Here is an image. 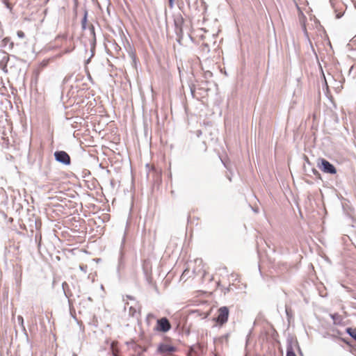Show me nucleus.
Returning <instances> with one entry per match:
<instances>
[{
  "label": "nucleus",
  "instance_id": "nucleus-1",
  "mask_svg": "<svg viewBox=\"0 0 356 356\" xmlns=\"http://www.w3.org/2000/svg\"><path fill=\"white\" fill-rule=\"evenodd\" d=\"M217 316L213 318V320L217 323L220 326L225 324L229 318V308L226 306H223L220 307L217 311Z\"/></svg>",
  "mask_w": 356,
  "mask_h": 356
},
{
  "label": "nucleus",
  "instance_id": "nucleus-2",
  "mask_svg": "<svg viewBox=\"0 0 356 356\" xmlns=\"http://www.w3.org/2000/svg\"><path fill=\"white\" fill-rule=\"evenodd\" d=\"M294 347L297 348V350L300 356H303L301 348L297 341H294L293 338L289 337L286 339V356H296L294 350Z\"/></svg>",
  "mask_w": 356,
  "mask_h": 356
},
{
  "label": "nucleus",
  "instance_id": "nucleus-3",
  "mask_svg": "<svg viewBox=\"0 0 356 356\" xmlns=\"http://www.w3.org/2000/svg\"><path fill=\"white\" fill-rule=\"evenodd\" d=\"M318 168L324 172L334 175L337 172L335 167L325 159H319Z\"/></svg>",
  "mask_w": 356,
  "mask_h": 356
},
{
  "label": "nucleus",
  "instance_id": "nucleus-4",
  "mask_svg": "<svg viewBox=\"0 0 356 356\" xmlns=\"http://www.w3.org/2000/svg\"><path fill=\"white\" fill-rule=\"evenodd\" d=\"M54 157L56 161L68 165L71 163L70 157L69 154L65 151H56L54 152Z\"/></svg>",
  "mask_w": 356,
  "mask_h": 356
},
{
  "label": "nucleus",
  "instance_id": "nucleus-5",
  "mask_svg": "<svg viewBox=\"0 0 356 356\" xmlns=\"http://www.w3.org/2000/svg\"><path fill=\"white\" fill-rule=\"evenodd\" d=\"M171 328V325L168 319L165 317L161 318L157 320L156 327L155 330L156 331L167 332Z\"/></svg>",
  "mask_w": 356,
  "mask_h": 356
},
{
  "label": "nucleus",
  "instance_id": "nucleus-6",
  "mask_svg": "<svg viewBox=\"0 0 356 356\" xmlns=\"http://www.w3.org/2000/svg\"><path fill=\"white\" fill-rule=\"evenodd\" d=\"M175 347L168 345V344H164V343L161 344L158 348L159 352L163 353H171V352L175 351Z\"/></svg>",
  "mask_w": 356,
  "mask_h": 356
},
{
  "label": "nucleus",
  "instance_id": "nucleus-7",
  "mask_svg": "<svg viewBox=\"0 0 356 356\" xmlns=\"http://www.w3.org/2000/svg\"><path fill=\"white\" fill-rule=\"evenodd\" d=\"M90 33L92 37V42H91V46H92L91 47V51H92L91 56H93L95 46V43H96V37H95V28H94L93 25H90Z\"/></svg>",
  "mask_w": 356,
  "mask_h": 356
},
{
  "label": "nucleus",
  "instance_id": "nucleus-8",
  "mask_svg": "<svg viewBox=\"0 0 356 356\" xmlns=\"http://www.w3.org/2000/svg\"><path fill=\"white\" fill-rule=\"evenodd\" d=\"M175 29L182 28L184 24V18L181 15L177 16L174 19Z\"/></svg>",
  "mask_w": 356,
  "mask_h": 356
},
{
  "label": "nucleus",
  "instance_id": "nucleus-9",
  "mask_svg": "<svg viewBox=\"0 0 356 356\" xmlns=\"http://www.w3.org/2000/svg\"><path fill=\"white\" fill-rule=\"evenodd\" d=\"M69 285L66 282H63L62 289L66 298H70L72 296V293L69 290Z\"/></svg>",
  "mask_w": 356,
  "mask_h": 356
},
{
  "label": "nucleus",
  "instance_id": "nucleus-10",
  "mask_svg": "<svg viewBox=\"0 0 356 356\" xmlns=\"http://www.w3.org/2000/svg\"><path fill=\"white\" fill-rule=\"evenodd\" d=\"M175 31L177 37V41L181 44V42L183 39V28L175 29Z\"/></svg>",
  "mask_w": 356,
  "mask_h": 356
},
{
  "label": "nucleus",
  "instance_id": "nucleus-11",
  "mask_svg": "<svg viewBox=\"0 0 356 356\" xmlns=\"http://www.w3.org/2000/svg\"><path fill=\"white\" fill-rule=\"evenodd\" d=\"M346 332L356 341V329L352 327H348Z\"/></svg>",
  "mask_w": 356,
  "mask_h": 356
},
{
  "label": "nucleus",
  "instance_id": "nucleus-12",
  "mask_svg": "<svg viewBox=\"0 0 356 356\" xmlns=\"http://www.w3.org/2000/svg\"><path fill=\"white\" fill-rule=\"evenodd\" d=\"M17 322H18L19 326L21 327L22 330L26 333V327L24 324V318L22 316H17Z\"/></svg>",
  "mask_w": 356,
  "mask_h": 356
},
{
  "label": "nucleus",
  "instance_id": "nucleus-13",
  "mask_svg": "<svg viewBox=\"0 0 356 356\" xmlns=\"http://www.w3.org/2000/svg\"><path fill=\"white\" fill-rule=\"evenodd\" d=\"M87 15H88V13H87V11H86L85 14H84V16H83V19L81 21V26H82V29H86V28Z\"/></svg>",
  "mask_w": 356,
  "mask_h": 356
},
{
  "label": "nucleus",
  "instance_id": "nucleus-14",
  "mask_svg": "<svg viewBox=\"0 0 356 356\" xmlns=\"http://www.w3.org/2000/svg\"><path fill=\"white\" fill-rule=\"evenodd\" d=\"M124 254L122 251H120V257H119V267L124 266V260H123Z\"/></svg>",
  "mask_w": 356,
  "mask_h": 356
},
{
  "label": "nucleus",
  "instance_id": "nucleus-15",
  "mask_svg": "<svg viewBox=\"0 0 356 356\" xmlns=\"http://www.w3.org/2000/svg\"><path fill=\"white\" fill-rule=\"evenodd\" d=\"M3 3L6 6V7L10 10V12H12L13 10V6L12 5L8 2V0H2Z\"/></svg>",
  "mask_w": 356,
  "mask_h": 356
},
{
  "label": "nucleus",
  "instance_id": "nucleus-16",
  "mask_svg": "<svg viewBox=\"0 0 356 356\" xmlns=\"http://www.w3.org/2000/svg\"><path fill=\"white\" fill-rule=\"evenodd\" d=\"M129 309V315L134 316L135 313L136 312V309L132 306H131Z\"/></svg>",
  "mask_w": 356,
  "mask_h": 356
},
{
  "label": "nucleus",
  "instance_id": "nucleus-17",
  "mask_svg": "<svg viewBox=\"0 0 356 356\" xmlns=\"http://www.w3.org/2000/svg\"><path fill=\"white\" fill-rule=\"evenodd\" d=\"M17 35L19 38H24L25 37V34L22 31H18Z\"/></svg>",
  "mask_w": 356,
  "mask_h": 356
},
{
  "label": "nucleus",
  "instance_id": "nucleus-18",
  "mask_svg": "<svg viewBox=\"0 0 356 356\" xmlns=\"http://www.w3.org/2000/svg\"><path fill=\"white\" fill-rule=\"evenodd\" d=\"M35 240L36 241H38V246L40 245V243H41V240H42V236L40 235L39 236H38L37 235L35 236Z\"/></svg>",
  "mask_w": 356,
  "mask_h": 356
},
{
  "label": "nucleus",
  "instance_id": "nucleus-19",
  "mask_svg": "<svg viewBox=\"0 0 356 356\" xmlns=\"http://www.w3.org/2000/svg\"><path fill=\"white\" fill-rule=\"evenodd\" d=\"M74 49V46H72V47L70 48H68V49H66L65 50V53H70L71 52L73 49Z\"/></svg>",
  "mask_w": 356,
  "mask_h": 356
},
{
  "label": "nucleus",
  "instance_id": "nucleus-20",
  "mask_svg": "<svg viewBox=\"0 0 356 356\" xmlns=\"http://www.w3.org/2000/svg\"><path fill=\"white\" fill-rule=\"evenodd\" d=\"M285 310H286V314L288 318H289L290 317V312H289L290 309L288 307L286 306V309Z\"/></svg>",
  "mask_w": 356,
  "mask_h": 356
},
{
  "label": "nucleus",
  "instance_id": "nucleus-21",
  "mask_svg": "<svg viewBox=\"0 0 356 356\" xmlns=\"http://www.w3.org/2000/svg\"><path fill=\"white\" fill-rule=\"evenodd\" d=\"M79 268H80V269H81V270H83V271H84V272H86V268H87V266H79Z\"/></svg>",
  "mask_w": 356,
  "mask_h": 356
},
{
  "label": "nucleus",
  "instance_id": "nucleus-22",
  "mask_svg": "<svg viewBox=\"0 0 356 356\" xmlns=\"http://www.w3.org/2000/svg\"><path fill=\"white\" fill-rule=\"evenodd\" d=\"M331 316L334 321H336L337 318L339 317V315L337 314H332Z\"/></svg>",
  "mask_w": 356,
  "mask_h": 356
},
{
  "label": "nucleus",
  "instance_id": "nucleus-23",
  "mask_svg": "<svg viewBox=\"0 0 356 356\" xmlns=\"http://www.w3.org/2000/svg\"><path fill=\"white\" fill-rule=\"evenodd\" d=\"M191 92L192 95L193 96L194 92H195V87L194 86L191 87Z\"/></svg>",
  "mask_w": 356,
  "mask_h": 356
},
{
  "label": "nucleus",
  "instance_id": "nucleus-24",
  "mask_svg": "<svg viewBox=\"0 0 356 356\" xmlns=\"http://www.w3.org/2000/svg\"><path fill=\"white\" fill-rule=\"evenodd\" d=\"M169 1V5L170 7L173 6L175 0H168Z\"/></svg>",
  "mask_w": 356,
  "mask_h": 356
},
{
  "label": "nucleus",
  "instance_id": "nucleus-25",
  "mask_svg": "<svg viewBox=\"0 0 356 356\" xmlns=\"http://www.w3.org/2000/svg\"><path fill=\"white\" fill-rule=\"evenodd\" d=\"M9 41V39L8 38H6L3 40V43L6 45V44L7 43V42Z\"/></svg>",
  "mask_w": 356,
  "mask_h": 356
},
{
  "label": "nucleus",
  "instance_id": "nucleus-26",
  "mask_svg": "<svg viewBox=\"0 0 356 356\" xmlns=\"http://www.w3.org/2000/svg\"><path fill=\"white\" fill-rule=\"evenodd\" d=\"M208 316H209L208 313H204V314H202V318H207Z\"/></svg>",
  "mask_w": 356,
  "mask_h": 356
},
{
  "label": "nucleus",
  "instance_id": "nucleus-27",
  "mask_svg": "<svg viewBox=\"0 0 356 356\" xmlns=\"http://www.w3.org/2000/svg\"><path fill=\"white\" fill-rule=\"evenodd\" d=\"M126 298H128V299H130V300H134V297H132V296H129V295H127V296H126Z\"/></svg>",
  "mask_w": 356,
  "mask_h": 356
},
{
  "label": "nucleus",
  "instance_id": "nucleus-28",
  "mask_svg": "<svg viewBox=\"0 0 356 356\" xmlns=\"http://www.w3.org/2000/svg\"><path fill=\"white\" fill-rule=\"evenodd\" d=\"M124 241H125V235H124V236H123L122 242V245H121V246H122V245H123V244H124Z\"/></svg>",
  "mask_w": 356,
  "mask_h": 356
},
{
  "label": "nucleus",
  "instance_id": "nucleus-29",
  "mask_svg": "<svg viewBox=\"0 0 356 356\" xmlns=\"http://www.w3.org/2000/svg\"><path fill=\"white\" fill-rule=\"evenodd\" d=\"M313 172L316 175V174H318V171L316 170H313Z\"/></svg>",
  "mask_w": 356,
  "mask_h": 356
},
{
  "label": "nucleus",
  "instance_id": "nucleus-30",
  "mask_svg": "<svg viewBox=\"0 0 356 356\" xmlns=\"http://www.w3.org/2000/svg\"><path fill=\"white\" fill-rule=\"evenodd\" d=\"M341 17V14H337V18H340Z\"/></svg>",
  "mask_w": 356,
  "mask_h": 356
},
{
  "label": "nucleus",
  "instance_id": "nucleus-31",
  "mask_svg": "<svg viewBox=\"0 0 356 356\" xmlns=\"http://www.w3.org/2000/svg\"><path fill=\"white\" fill-rule=\"evenodd\" d=\"M193 313H194V314L198 313L199 314V312L198 311H193Z\"/></svg>",
  "mask_w": 356,
  "mask_h": 356
},
{
  "label": "nucleus",
  "instance_id": "nucleus-32",
  "mask_svg": "<svg viewBox=\"0 0 356 356\" xmlns=\"http://www.w3.org/2000/svg\"><path fill=\"white\" fill-rule=\"evenodd\" d=\"M129 303L128 302H125V306L128 305ZM124 308L126 309V307H124Z\"/></svg>",
  "mask_w": 356,
  "mask_h": 356
},
{
  "label": "nucleus",
  "instance_id": "nucleus-33",
  "mask_svg": "<svg viewBox=\"0 0 356 356\" xmlns=\"http://www.w3.org/2000/svg\"><path fill=\"white\" fill-rule=\"evenodd\" d=\"M228 177L229 180L231 181H232L231 177Z\"/></svg>",
  "mask_w": 356,
  "mask_h": 356
},
{
  "label": "nucleus",
  "instance_id": "nucleus-34",
  "mask_svg": "<svg viewBox=\"0 0 356 356\" xmlns=\"http://www.w3.org/2000/svg\"><path fill=\"white\" fill-rule=\"evenodd\" d=\"M10 46H11V47H13V42H11V43H10Z\"/></svg>",
  "mask_w": 356,
  "mask_h": 356
},
{
  "label": "nucleus",
  "instance_id": "nucleus-35",
  "mask_svg": "<svg viewBox=\"0 0 356 356\" xmlns=\"http://www.w3.org/2000/svg\"><path fill=\"white\" fill-rule=\"evenodd\" d=\"M114 356H118L116 354H114Z\"/></svg>",
  "mask_w": 356,
  "mask_h": 356
}]
</instances>
